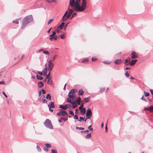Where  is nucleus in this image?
Here are the masks:
<instances>
[{"label":"nucleus","mask_w":153,"mask_h":153,"mask_svg":"<svg viewBox=\"0 0 153 153\" xmlns=\"http://www.w3.org/2000/svg\"><path fill=\"white\" fill-rule=\"evenodd\" d=\"M80 0H70L69 5L76 12H82L86 7L87 2L85 0H82V5L79 3Z\"/></svg>","instance_id":"f257e3e1"},{"label":"nucleus","mask_w":153,"mask_h":153,"mask_svg":"<svg viewBox=\"0 0 153 153\" xmlns=\"http://www.w3.org/2000/svg\"><path fill=\"white\" fill-rule=\"evenodd\" d=\"M33 21L32 15L27 16L23 20L21 29H23L29 23Z\"/></svg>","instance_id":"f03ea898"},{"label":"nucleus","mask_w":153,"mask_h":153,"mask_svg":"<svg viewBox=\"0 0 153 153\" xmlns=\"http://www.w3.org/2000/svg\"><path fill=\"white\" fill-rule=\"evenodd\" d=\"M75 91L74 89H72L69 92L68 94V97L66 100V102H71V100L75 99V97L74 95Z\"/></svg>","instance_id":"7ed1b4c3"},{"label":"nucleus","mask_w":153,"mask_h":153,"mask_svg":"<svg viewBox=\"0 0 153 153\" xmlns=\"http://www.w3.org/2000/svg\"><path fill=\"white\" fill-rule=\"evenodd\" d=\"M45 126L47 128L50 129H52L53 126L52 125L50 120L48 119H46L44 123Z\"/></svg>","instance_id":"20e7f679"},{"label":"nucleus","mask_w":153,"mask_h":153,"mask_svg":"<svg viewBox=\"0 0 153 153\" xmlns=\"http://www.w3.org/2000/svg\"><path fill=\"white\" fill-rule=\"evenodd\" d=\"M56 114L58 116H65L68 115V113L65 111H63L62 109H59V112L57 113Z\"/></svg>","instance_id":"39448f33"},{"label":"nucleus","mask_w":153,"mask_h":153,"mask_svg":"<svg viewBox=\"0 0 153 153\" xmlns=\"http://www.w3.org/2000/svg\"><path fill=\"white\" fill-rule=\"evenodd\" d=\"M56 32L55 31H53L52 34L50 36L49 39L51 41L53 40H56L57 39V36L56 35Z\"/></svg>","instance_id":"423d86ee"},{"label":"nucleus","mask_w":153,"mask_h":153,"mask_svg":"<svg viewBox=\"0 0 153 153\" xmlns=\"http://www.w3.org/2000/svg\"><path fill=\"white\" fill-rule=\"evenodd\" d=\"M86 117V119H88L91 117L92 116V111L91 109L88 108L87 110V113Z\"/></svg>","instance_id":"0eeeda50"},{"label":"nucleus","mask_w":153,"mask_h":153,"mask_svg":"<svg viewBox=\"0 0 153 153\" xmlns=\"http://www.w3.org/2000/svg\"><path fill=\"white\" fill-rule=\"evenodd\" d=\"M131 58L132 59H135L137 58L138 57V55L135 51H132L131 53Z\"/></svg>","instance_id":"6e6552de"},{"label":"nucleus","mask_w":153,"mask_h":153,"mask_svg":"<svg viewBox=\"0 0 153 153\" xmlns=\"http://www.w3.org/2000/svg\"><path fill=\"white\" fill-rule=\"evenodd\" d=\"M68 10H69V11L68 13V15L66 17V19H67V20L69 18L71 15L72 14L73 11H74V10H73L72 9H68Z\"/></svg>","instance_id":"1a4fd4ad"},{"label":"nucleus","mask_w":153,"mask_h":153,"mask_svg":"<svg viewBox=\"0 0 153 153\" xmlns=\"http://www.w3.org/2000/svg\"><path fill=\"white\" fill-rule=\"evenodd\" d=\"M48 106L49 108H53L55 107L54 104L53 102H50L48 105Z\"/></svg>","instance_id":"9d476101"},{"label":"nucleus","mask_w":153,"mask_h":153,"mask_svg":"<svg viewBox=\"0 0 153 153\" xmlns=\"http://www.w3.org/2000/svg\"><path fill=\"white\" fill-rule=\"evenodd\" d=\"M68 13V11H66L65 13L63 16L62 18V20L63 21H65L67 20V19H66V17Z\"/></svg>","instance_id":"9b49d317"},{"label":"nucleus","mask_w":153,"mask_h":153,"mask_svg":"<svg viewBox=\"0 0 153 153\" xmlns=\"http://www.w3.org/2000/svg\"><path fill=\"white\" fill-rule=\"evenodd\" d=\"M122 62V61L121 59H118L114 61V63L115 64L119 65L121 64Z\"/></svg>","instance_id":"f8f14e48"},{"label":"nucleus","mask_w":153,"mask_h":153,"mask_svg":"<svg viewBox=\"0 0 153 153\" xmlns=\"http://www.w3.org/2000/svg\"><path fill=\"white\" fill-rule=\"evenodd\" d=\"M72 105V108H74L77 107L78 105L76 104L75 102H69Z\"/></svg>","instance_id":"ddd939ff"},{"label":"nucleus","mask_w":153,"mask_h":153,"mask_svg":"<svg viewBox=\"0 0 153 153\" xmlns=\"http://www.w3.org/2000/svg\"><path fill=\"white\" fill-rule=\"evenodd\" d=\"M81 100L80 97H79L74 102H75L76 103V102L77 104L79 105H80Z\"/></svg>","instance_id":"4468645a"},{"label":"nucleus","mask_w":153,"mask_h":153,"mask_svg":"<svg viewBox=\"0 0 153 153\" xmlns=\"http://www.w3.org/2000/svg\"><path fill=\"white\" fill-rule=\"evenodd\" d=\"M59 106L60 108L64 110H66L67 108V105H60Z\"/></svg>","instance_id":"2eb2a0df"},{"label":"nucleus","mask_w":153,"mask_h":153,"mask_svg":"<svg viewBox=\"0 0 153 153\" xmlns=\"http://www.w3.org/2000/svg\"><path fill=\"white\" fill-rule=\"evenodd\" d=\"M53 64L48 65V69L49 70V71H51L52 70L53 68Z\"/></svg>","instance_id":"dca6fc26"},{"label":"nucleus","mask_w":153,"mask_h":153,"mask_svg":"<svg viewBox=\"0 0 153 153\" xmlns=\"http://www.w3.org/2000/svg\"><path fill=\"white\" fill-rule=\"evenodd\" d=\"M90 97H85L84 99V100L85 101V102L86 103H87L89 102L90 100Z\"/></svg>","instance_id":"f3484780"},{"label":"nucleus","mask_w":153,"mask_h":153,"mask_svg":"<svg viewBox=\"0 0 153 153\" xmlns=\"http://www.w3.org/2000/svg\"><path fill=\"white\" fill-rule=\"evenodd\" d=\"M137 61V60H132L131 62L130 63V64L131 66H132L135 64L136 62Z\"/></svg>","instance_id":"a211bd4d"},{"label":"nucleus","mask_w":153,"mask_h":153,"mask_svg":"<svg viewBox=\"0 0 153 153\" xmlns=\"http://www.w3.org/2000/svg\"><path fill=\"white\" fill-rule=\"evenodd\" d=\"M84 91L82 89H80L78 92L79 95H82L84 94Z\"/></svg>","instance_id":"6ab92c4d"},{"label":"nucleus","mask_w":153,"mask_h":153,"mask_svg":"<svg viewBox=\"0 0 153 153\" xmlns=\"http://www.w3.org/2000/svg\"><path fill=\"white\" fill-rule=\"evenodd\" d=\"M80 113L81 115H83L85 112L86 110L85 108H83L82 109L80 110Z\"/></svg>","instance_id":"aec40b11"},{"label":"nucleus","mask_w":153,"mask_h":153,"mask_svg":"<svg viewBox=\"0 0 153 153\" xmlns=\"http://www.w3.org/2000/svg\"><path fill=\"white\" fill-rule=\"evenodd\" d=\"M48 81L47 83L48 84H51L52 83V80L51 79V76H50V77L48 79Z\"/></svg>","instance_id":"412c9836"},{"label":"nucleus","mask_w":153,"mask_h":153,"mask_svg":"<svg viewBox=\"0 0 153 153\" xmlns=\"http://www.w3.org/2000/svg\"><path fill=\"white\" fill-rule=\"evenodd\" d=\"M65 22H62L61 23V24L58 27V28L62 29L63 26L64 25Z\"/></svg>","instance_id":"4be33fe9"},{"label":"nucleus","mask_w":153,"mask_h":153,"mask_svg":"<svg viewBox=\"0 0 153 153\" xmlns=\"http://www.w3.org/2000/svg\"><path fill=\"white\" fill-rule=\"evenodd\" d=\"M44 85V84L42 82H40L38 83V86L39 88L42 87Z\"/></svg>","instance_id":"5701e85b"},{"label":"nucleus","mask_w":153,"mask_h":153,"mask_svg":"<svg viewBox=\"0 0 153 153\" xmlns=\"http://www.w3.org/2000/svg\"><path fill=\"white\" fill-rule=\"evenodd\" d=\"M46 98L48 100H51V97L50 94H47L46 97Z\"/></svg>","instance_id":"b1692460"},{"label":"nucleus","mask_w":153,"mask_h":153,"mask_svg":"<svg viewBox=\"0 0 153 153\" xmlns=\"http://www.w3.org/2000/svg\"><path fill=\"white\" fill-rule=\"evenodd\" d=\"M47 67H45L43 71V73L44 76H45L47 73Z\"/></svg>","instance_id":"393cba45"},{"label":"nucleus","mask_w":153,"mask_h":153,"mask_svg":"<svg viewBox=\"0 0 153 153\" xmlns=\"http://www.w3.org/2000/svg\"><path fill=\"white\" fill-rule=\"evenodd\" d=\"M124 63L125 65H128L130 64L129 62H128L127 59H126L125 60Z\"/></svg>","instance_id":"a878e982"},{"label":"nucleus","mask_w":153,"mask_h":153,"mask_svg":"<svg viewBox=\"0 0 153 153\" xmlns=\"http://www.w3.org/2000/svg\"><path fill=\"white\" fill-rule=\"evenodd\" d=\"M89 130H87L85 131H81V133H88V134H91L89 132Z\"/></svg>","instance_id":"bb28decb"},{"label":"nucleus","mask_w":153,"mask_h":153,"mask_svg":"<svg viewBox=\"0 0 153 153\" xmlns=\"http://www.w3.org/2000/svg\"><path fill=\"white\" fill-rule=\"evenodd\" d=\"M45 145L48 148H50L51 147V144L49 143H45Z\"/></svg>","instance_id":"cd10ccee"},{"label":"nucleus","mask_w":153,"mask_h":153,"mask_svg":"<svg viewBox=\"0 0 153 153\" xmlns=\"http://www.w3.org/2000/svg\"><path fill=\"white\" fill-rule=\"evenodd\" d=\"M36 76L38 79L41 80L43 79V78L40 76L37 75Z\"/></svg>","instance_id":"c85d7f7f"},{"label":"nucleus","mask_w":153,"mask_h":153,"mask_svg":"<svg viewBox=\"0 0 153 153\" xmlns=\"http://www.w3.org/2000/svg\"><path fill=\"white\" fill-rule=\"evenodd\" d=\"M20 18L19 19H16L15 20H13V22L15 23L16 24H18L19 23V20L20 19Z\"/></svg>","instance_id":"c756f323"},{"label":"nucleus","mask_w":153,"mask_h":153,"mask_svg":"<svg viewBox=\"0 0 153 153\" xmlns=\"http://www.w3.org/2000/svg\"><path fill=\"white\" fill-rule=\"evenodd\" d=\"M149 111L151 112H153V105L150 106L149 107Z\"/></svg>","instance_id":"7c9ffc66"},{"label":"nucleus","mask_w":153,"mask_h":153,"mask_svg":"<svg viewBox=\"0 0 153 153\" xmlns=\"http://www.w3.org/2000/svg\"><path fill=\"white\" fill-rule=\"evenodd\" d=\"M144 96L146 97H148L149 95V94L148 92L144 91Z\"/></svg>","instance_id":"2f4dec72"},{"label":"nucleus","mask_w":153,"mask_h":153,"mask_svg":"<svg viewBox=\"0 0 153 153\" xmlns=\"http://www.w3.org/2000/svg\"><path fill=\"white\" fill-rule=\"evenodd\" d=\"M61 119L62 120L65 121L68 120V118L67 117H61Z\"/></svg>","instance_id":"473e14b6"},{"label":"nucleus","mask_w":153,"mask_h":153,"mask_svg":"<svg viewBox=\"0 0 153 153\" xmlns=\"http://www.w3.org/2000/svg\"><path fill=\"white\" fill-rule=\"evenodd\" d=\"M88 60L87 59H85L82 61V62L83 63H87L88 62Z\"/></svg>","instance_id":"72a5a7b5"},{"label":"nucleus","mask_w":153,"mask_h":153,"mask_svg":"<svg viewBox=\"0 0 153 153\" xmlns=\"http://www.w3.org/2000/svg\"><path fill=\"white\" fill-rule=\"evenodd\" d=\"M43 53L49 55V53L48 51H43Z\"/></svg>","instance_id":"f704fd0d"},{"label":"nucleus","mask_w":153,"mask_h":153,"mask_svg":"<svg viewBox=\"0 0 153 153\" xmlns=\"http://www.w3.org/2000/svg\"><path fill=\"white\" fill-rule=\"evenodd\" d=\"M76 129H79L81 130H83L84 129V128L82 127H76Z\"/></svg>","instance_id":"c9c22d12"},{"label":"nucleus","mask_w":153,"mask_h":153,"mask_svg":"<svg viewBox=\"0 0 153 153\" xmlns=\"http://www.w3.org/2000/svg\"><path fill=\"white\" fill-rule=\"evenodd\" d=\"M36 149L37 151L39 152H40L41 151V148L38 146H36Z\"/></svg>","instance_id":"e433bc0d"},{"label":"nucleus","mask_w":153,"mask_h":153,"mask_svg":"<svg viewBox=\"0 0 153 153\" xmlns=\"http://www.w3.org/2000/svg\"><path fill=\"white\" fill-rule=\"evenodd\" d=\"M78 121L80 122H81L82 121H84V119L82 117H79V119H78Z\"/></svg>","instance_id":"4c0bfd02"},{"label":"nucleus","mask_w":153,"mask_h":153,"mask_svg":"<svg viewBox=\"0 0 153 153\" xmlns=\"http://www.w3.org/2000/svg\"><path fill=\"white\" fill-rule=\"evenodd\" d=\"M77 15V14L76 13H74L72 15V16L71 19H72L74 17L76 16V15Z\"/></svg>","instance_id":"58836bf2"},{"label":"nucleus","mask_w":153,"mask_h":153,"mask_svg":"<svg viewBox=\"0 0 153 153\" xmlns=\"http://www.w3.org/2000/svg\"><path fill=\"white\" fill-rule=\"evenodd\" d=\"M51 153H57V152L55 149H52L51 150Z\"/></svg>","instance_id":"ea45409f"},{"label":"nucleus","mask_w":153,"mask_h":153,"mask_svg":"<svg viewBox=\"0 0 153 153\" xmlns=\"http://www.w3.org/2000/svg\"><path fill=\"white\" fill-rule=\"evenodd\" d=\"M50 71H49L48 74L46 76V79H48V78H49L50 77V76H49V75H50Z\"/></svg>","instance_id":"a19ab883"},{"label":"nucleus","mask_w":153,"mask_h":153,"mask_svg":"<svg viewBox=\"0 0 153 153\" xmlns=\"http://www.w3.org/2000/svg\"><path fill=\"white\" fill-rule=\"evenodd\" d=\"M125 75L127 77H128L129 76V74L128 73V71H126L125 74Z\"/></svg>","instance_id":"79ce46f5"},{"label":"nucleus","mask_w":153,"mask_h":153,"mask_svg":"<svg viewBox=\"0 0 153 153\" xmlns=\"http://www.w3.org/2000/svg\"><path fill=\"white\" fill-rule=\"evenodd\" d=\"M91 136V134H86L85 136V137L87 138H89Z\"/></svg>","instance_id":"37998d69"},{"label":"nucleus","mask_w":153,"mask_h":153,"mask_svg":"<svg viewBox=\"0 0 153 153\" xmlns=\"http://www.w3.org/2000/svg\"><path fill=\"white\" fill-rule=\"evenodd\" d=\"M61 29H62L59 28L58 27L57 28V30H56L57 33H59L60 32V30Z\"/></svg>","instance_id":"c03bdc74"},{"label":"nucleus","mask_w":153,"mask_h":153,"mask_svg":"<svg viewBox=\"0 0 153 153\" xmlns=\"http://www.w3.org/2000/svg\"><path fill=\"white\" fill-rule=\"evenodd\" d=\"M53 64L52 63V61L51 60H49L48 62V65H52Z\"/></svg>","instance_id":"a18cd8bd"},{"label":"nucleus","mask_w":153,"mask_h":153,"mask_svg":"<svg viewBox=\"0 0 153 153\" xmlns=\"http://www.w3.org/2000/svg\"><path fill=\"white\" fill-rule=\"evenodd\" d=\"M46 1L48 3H50L53 2L54 0H46Z\"/></svg>","instance_id":"49530a36"},{"label":"nucleus","mask_w":153,"mask_h":153,"mask_svg":"<svg viewBox=\"0 0 153 153\" xmlns=\"http://www.w3.org/2000/svg\"><path fill=\"white\" fill-rule=\"evenodd\" d=\"M69 113L71 114L72 115L74 116V114L73 112H72L70 110L69 112Z\"/></svg>","instance_id":"de8ad7c7"},{"label":"nucleus","mask_w":153,"mask_h":153,"mask_svg":"<svg viewBox=\"0 0 153 153\" xmlns=\"http://www.w3.org/2000/svg\"><path fill=\"white\" fill-rule=\"evenodd\" d=\"M37 73L40 75H42L43 74L42 71H38Z\"/></svg>","instance_id":"09e8293b"},{"label":"nucleus","mask_w":153,"mask_h":153,"mask_svg":"<svg viewBox=\"0 0 153 153\" xmlns=\"http://www.w3.org/2000/svg\"><path fill=\"white\" fill-rule=\"evenodd\" d=\"M68 23H67L66 24V25H65L64 27V30H66V28L67 27V26H68Z\"/></svg>","instance_id":"8fccbe9b"},{"label":"nucleus","mask_w":153,"mask_h":153,"mask_svg":"<svg viewBox=\"0 0 153 153\" xmlns=\"http://www.w3.org/2000/svg\"><path fill=\"white\" fill-rule=\"evenodd\" d=\"M74 118L75 119H78V117L77 114H75L74 117Z\"/></svg>","instance_id":"3c124183"},{"label":"nucleus","mask_w":153,"mask_h":153,"mask_svg":"<svg viewBox=\"0 0 153 153\" xmlns=\"http://www.w3.org/2000/svg\"><path fill=\"white\" fill-rule=\"evenodd\" d=\"M91 127V126H90L88 128V129H89L91 131H93V128H92Z\"/></svg>","instance_id":"603ef678"},{"label":"nucleus","mask_w":153,"mask_h":153,"mask_svg":"<svg viewBox=\"0 0 153 153\" xmlns=\"http://www.w3.org/2000/svg\"><path fill=\"white\" fill-rule=\"evenodd\" d=\"M53 20V19H50L48 21V25Z\"/></svg>","instance_id":"864d4df0"},{"label":"nucleus","mask_w":153,"mask_h":153,"mask_svg":"<svg viewBox=\"0 0 153 153\" xmlns=\"http://www.w3.org/2000/svg\"><path fill=\"white\" fill-rule=\"evenodd\" d=\"M56 57H57L56 55H55L54 56L53 58V59H52L53 61H53L55 60L56 59Z\"/></svg>","instance_id":"5fc2aeb1"},{"label":"nucleus","mask_w":153,"mask_h":153,"mask_svg":"<svg viewBox=\"0 0 153 153\" xmlns=\"http://www.w3.org/2000/svg\"><path fill=\"white\" fill-rule=\"evenodd\" d=\"M144 110H149V107H145L144 108Z\"/></svg>","instance_id":"6e6d98bb"},{"label":"nucleus","mask_w":153,"mask_h":153,"mask_svg":"<svg viewBox=\"0 0 153 153\" xmlns=\"http://www.w3.org/2000/svg\"><path fill=\"white\" fill-rule=\"evenodd\" d=\"M83 105L82 104L79 107V110H81L82 108H83Z\"/></svg>","instance_id":"4d7b16f0"},{"label":"nucleus","mask_w":153,"mask_h":153,"mask_svg":"<svg viewBox=\"0 0 153 153\" xmlns=\"http://www.w3.org/2000/svg\"><path fill=\"white\" fill-rule=\"evenodd\" d=\"M42 91L43 94H45L46 93L45 91L43 89H42Z\"/></svg>","instance_id":"13d9d810"},{"label":"nucleus","mask_w":153,"mask_h":153,"mask_svg":"<svg viewBox=\"0 0 153 153\" xmlns=\"http://www.w3.org/2000/svg\"><path fill=\"white\" fill-rule=\"evenodd\" d=\"M5 82L4 81L0 82V84L5 85Z\"/></svg>","instance_id":"bf43d9fd"},{"label":"nucleus","mask_w":153,"mask_h":153,"mask_svg":"<svg viewBox=\"0 0 153 153\" xmlns=\"http://www.w3.org/2000/svg\"><path fill=\"white\" fill-rule=\"evenodd\" d=\"M2 94L4 95L6 98L7 97V96L6 95L4 91H2Z\"/></svg>","instance_id":"052dcab7"},{"label":"nucleus","mask_w":153,"mask_h":153,"mask_svg":"<svg viewBox=\"0 0 153 153\" xmlns=\"http://www.w3.org/2000/svg\"><path fill=\"white\" fill-rule=\"evenodd\" d=\"M66 105H67V108H70L71 107V105L69 104H66Z\"/></svg>","instance_id":"680f3d73"},{"label":"nucleus","mask_w":153,"mask_h":153,"mask_svg":"<svg viewBox=\"0 0 153 153\" xmlns=\"http://www.w3.org/2000/svg\"><path fill=\"white\" fill-rule=\"evenodd\" d=\"M97 59H96L94 57H93L92 59H91V60L92 61H94L95 60H97Z\"/></svg>","instance_id":"e2e57ef3"},{"label":"nucleus","mask_w":153,"mask_h":153,"mask_svg":"<svg viewBox=\"0 0 153 153\" xmlns=\"http://www.w3.org/2000/svg\"><path fill=\"white\" fill-rule=\"evenodd\" d=\"M44 150L46 152H47L48 151V148H44Z\"/></svg>","instance_id":"0e129e2a"},{"label":"nucleus","mask_w":153,"mask_h":153,"mask_svg":"<svg viewBox=\"0 0 153 153\" xmlns=\"http://www.w3.org/2000/svg\"><path fill=\"white\" fill-rule=\"evenodd\" d=\"M150 91L151 92V94L152 95V98H153V91L152 90V89H150Z\"/></svg>","instance_id":"69168bd1"},{"label":"nucleus","mask_w":153,"mask_h":153,"mask_svg":"<svg viewBox=\"0 0 153 153\" xmlns=\"http://www.w3.org/2000/svg\"><path fill=\"white\" fill-rule=\"evenodd\" d=\"M60 37L62 39H64L65 38V36L64 35L61 36Z\"/></svg>","instance_id":"338daca9"},{"label":"nucleus","mask_w":153,"mask_h":153,"mask_svg":"<svg viewBox=\"0 0 153 153\" xmlns=\"http://www.w3.org/2000/svg\"><path fill=\"white\" fill-rule=\"evenodd\" d=\"M100 91H102L104 90L105 89L104 88H100Z\"/></svg>","instance_id":"774afa93"}]
</instances>
